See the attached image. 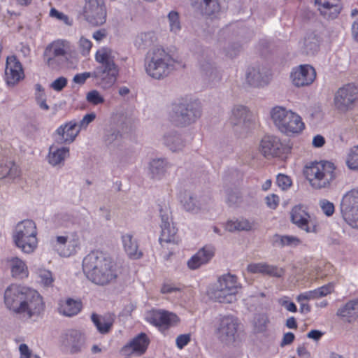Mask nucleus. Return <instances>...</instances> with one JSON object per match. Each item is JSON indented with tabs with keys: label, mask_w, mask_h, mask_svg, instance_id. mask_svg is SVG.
<instances>
[{
	"label": "nucleus",
	"mask_w": 358,
	"mask_h": 358,
	"mask_svg": "<svg viewBox=\"0 0 358 358\" xmlns=\"http://www.w3.org/2000/svg\"><path fill=\"white\" fill-rule=\"evenodd\" d=\"M3 301L9 310L29 318L39 315L45 309L43 299L36 290L18 284H11L6 289Z\"/></svg>",
	"instance_id": "obj_1"
},
{
	"label": "nucleus",
	"mask_w": 358,
	"mask_h": 358,
	"mask_svg": "<svg viewBox=\"0 0 358 358\" xmlns=\"http://www.w3.org/2000/svg\"><path fill=\"white\" fill-rule=\"evenodd\" d=\"M83 269L87 278L99 285H107L117 278L112 259L99 250L91 252L83 259Z\"/></svg>",
	"instance_id": "obj_2"
},
{
	"label": "nucleus",
	"mask_w": 358,
	"mask_h": 358,
	"mask_svg": "<svg viewBox=\"0 0 358 358\" xmlns=\"http://www.w3.org/2000/svg\"><path fill=\"white\" fill-rule=\"evenodd\" d=\"M303 174L310 185L315 189L329 188L338 177L336 165L329 161L321 160L307 163Z\"/></svg>",
	"instance_id": "obj_3"
},
{
	"label": "nucleus",
	"mask_w": 358,
	"mask_h": 358,
	"mask_svg": "<svg viewBox=\"0 0 358 358\" xmlns=\"http://www.w3.org/2000/svg\"><path fill=\"white\" fill-rule=\"evenodd\" d=\"M185 66L181 62L174 60L164 49L157 48L150 53L145 71L150 77L159 80L167 77L172 71Z\"/></svg>",
	"instance_id": "obj_4"
},
{
	"label": "nucleus",
	"mask_w": 358,
	"mask_h": 358,
	"mask_svg": "<svg viewBox=\"0 0 358 358\" xmlns=\"http://www.w3.org/2000/svg\"><path fill=\"white\" fill-rule=\"evenodd\" d=\"M95 60L101 64L94 70V78L103 88L111 87L119 74V69L115 62L113 50L107 47H102L95 54Z\"/></svg>",
	"instance_id": "obj_5"
},
{
	"label": "nucleus",
	"mask_w": 358,
	"mask_h": 358,
	"mask_svg": "<svg viewBox=\"0 0 358 358\" xmlns=\"http://www.w3.org/2000/svg\"><path fill=\"white\" fill-rule=\"evenodd\" d=\"M271 117L279 130L286 134H299L305 129L301 116L285 108L274 107L271 111Z\"/></svg>",
	"instance_id": "obj_6"
},
{
	"label": "nucleus",
	"mask_w": 358,
	"mask_h": 358,
	"mask_svg": "<svg viewBox=\"0 0 358 358\" xmlns=\"http://www.w3.org/2000/svg\"><path fill=\"white\" fill-rule=\"evenodd\" d=\"M37 230L34 222L25 220L15 227L13 240L15 245L25 253H31L37 248Z\"/></svg>",
	"instance_id": "obj_7"
},
{
	"label": "nucleus",
	"mask_w": 358,
	"mask_h": 358,
	"mask_svg": "<svg viewBox=\"0 0 358 358\" xmlns=\"http://www.w3.org/2000/svg\"><path fill=\"white\" fill-rule=\"evenodd\" d=\"M239 287L236 275L225 274L219 278L217 286L210 295L215 301L229 303L236 299Z\"/></svg>",
	"instance_id": "obj_8"
},
{
	"label": "nucleus",
	"mask_w": 358,
	"mask_h": 358,
	"mask_svg": "<svg viewBox=\"0 0 358 358\" xmlns=\"http://www.w3.org/2000/svg\"><path fill=\"white\" fill-rule=\"evenodd\" d=\"M73 44L65 39H57L47 45L44 51V58L49 66H52L57 60H67L75 54Z\"/></svg>",
	"instance_id": "obj_9"
},
{
	"label": "nucleus",
	"mask_w": 358,
	"mask_h": 358,
	"mask_svg": "<svg viewBox=\"0 0 358 358\" xmlns=\"http://www.w3.org/2000/svg\"><path fill=\"white\" fill-rule=\"evenodd\" d=\"M240 323L233 315H224L219 319L215 334L219 341L224 345L234 344L238 338Z\"/></svg>",
	"instance_id": "obj_10"
},
{
	"label": "nucleus",
	"mask_w": 358,
	"mask_h": 358,
	"mask_svg": "<svg viewBox=\"0 0 358 358\" xmlns=\"http://www.w3.org/2000/svg\"><path fill=\"white\" fill-rule=\"evenodd\" d=\"M145 320L164 334L180 322V319L176 313L164 309L155 308L146 313Z\"/></svg>",
	"instance_id": "obj_11"
},
{
	"label": "nucleus",
	"mask_w": 358,
	"mask_h": 358,
	"mask_svg": "<svg viewBox=\"0 0 358 358\" xmlns=\"http://www.w3.org/2000/svg\"><path fill=\"white\" fill-rule=\"evenodd\" d=\"M172 121L178 127H185L194 122L201 116L200 103L196 101L187 104L180 103L173 108Z\"/></svg>",
	"instance_id": "obj_12"
},
{
	"label": "nucleus",
	"mask_w": 358,
	"mask_h": 358,
	"mask_svg": "<svg viewBox=\"0 0 358 358\" xmlns=\"http://www.w3.org/2000/svg\"><path fill=\"white\" fill-rule=\"evenodd\" d=\"M358 102V85L348 83L338 88L334 95L336 108L343 113L352 110Z\"/></svg>",
	"instance_id": "obj_13"
},
{
	"label": "nucleus",
	"mask_w": 358,
	"mask_h": 358,
	"mask_svg": "<svg viewBox=\"0 0 358 358\" xmlns=\"http://www.w3.org/2000/svg\"><path fill=\"white\" fill-rule=\"evenodd\" d=\"M341 212L346 222L355 228H358V189H353L343 197Z\"/></svg>",
	"instance_id": "obj_14"
},
{
	"label": "nucleus",
	"mask_w": 358,
	"mask_h": 358,
	"mask_svg": "<svg viewBox=\"0 0 358 358\" xmlns=\"http://www.w3.org/2000/svg\"><path fill=\"white\" fill-rule=\"evenodd\" d=\"M290 219L299 229L307 233H317L319 224L315 218H312L306 208L299 204L294 206L290 212Z\"/></svg>",
	"instance_id": "obj_15"
},
{
	"label": "nucleus",
	"mask_w": 358,
	"mask_h": 358,
	"mask_svg": "<svg viewBox=\"0 0 358 358\" xmlns=\"http://www.w3.org/2000/svg\"><path fill=\"white\" fill-rule=\"evenodd\" d=\"M83 15L86 20L94 26H99L106 21V9L103 0H86Z\"/></svg>",
	"instance_id": "obj_16"
},
{
	"label": "nucleus",
	"mask_w": 358,
	"mask_h": 358,
	"mask_svg": "<svg viewBox=\"0 0 358 358\" xmlns=\"http://www.w3.org/2000/svg\"><path fill=\"white\" fill-rule=\"evenodd\" d=\"M25 77L22 63L15 55L6 57L4 80L8 86L14 87Z\"/></svg>",
	"instance_id": "obj_17"
},
{
	"label": "nucleus",
	"mask_w": 358,
	"mask_h": 358,
	"mask_svg": "<svg viewBox=\"0 0 358 358\" xmlns=\"http://www.w3.org/2000/svg\"><path fill=\"white\" fill-rule=\"evenodd\" d=\"M150 340L145 333L141 332L134 336L129 342L125 344L120 350L122 355L141 356L145 353L150 345Z\"/></svg>",
	"instance_id": "obj_18"
},
{
	"label": "nucleus",
	"mask_w": 358,
	"mask_h": 358,
	"mask_svg": "<svg viewBox=\"0 0 358 358\" xmlns=\"http://www.w3.org/2000/svg\"><path fill=\"white\" fill-rule=\"evenodd\" d=\"M292 83L295 86L302 87L310 85L316 77L315 69L308 65L303 64L294 69L291 74Z\"/></svg>",
	"instance_id": "obj_19"
},
{
	"label": "nucleus",
	"mask_w": 358,
	"mask_h": 358,
	"mask_svg": "<svg viewBox=\"0 0 358 358\" xmlns=\"http://www.w3.org/2000/svg\"><path fill=\"white\" fill-rule=\"evenodd\" d=\"M61 343L62 345L69 348L71 353H76L80 351L84 338L80 331L69 329L62 335Z\"/></svg>",
	"instance_id": "obj_20"
},
{
	"label": "nucleus",
	"mask_w": 358,
	"mask_h": 358,
	"mask_svg": "<svg viewBox=\"0 0 358 358\" xmlns=\"http://www.w3.org/2000/svg\"><path fill=\"white\" fill-rule=\"evenodd\" d=\"M282 148V143L276 136H266L260 143V151L266 157L279 156Z\"/></svg>",
	"instance_id": "obj_21"
},
{
	"label": "nucleus",
	"mask_w": 358,
	"mask_h": 358,
	"mask_svg": "<svg viewBox=\"0 0 358 358\" xmlns=\"http://www.w3.org/2000/svg\"><path fill=\"white\" fill-rule=\"evenodd\" d=\"M271 74L268 69L262 68H251L248 69L246 80L248 84L253 87H263L267 85L271 79Z\"/></svg>",
	"instance_id": "obj_22"
},
{
	"label": "nucleus",
	"mask_w": 358,
	"mask_h": 358,
	"mask_svg": "<svg viewBox=\"0 0 358 358\" xmlns=\"http://www.w3.org/2000/svg\"><path fill=\"white\" fill-rule=\"evenodd\" d=\"M247 271L253 274H262L271 277H282L285 270L276 266L270 265L265 262L252 263L248 265Z\"/></svg>",
	"instance_id": "obj_23"
},
{
	"label": "nucleus",
	"mask_w": 358,
	"mask_h": 358,
	"mask_svg": "<svg viewBox=\"0 0 358 358\" xmlns=\"http://www.w3.org/2000/svg\"><path fill=\"white\" fill-rule=\"evenodd\" d=\"M322 15L328 19L337 17L342 6L339 0H315Z\"/></svg>",
	"instance_id": "obj_24"
},
{
	"label": "nucleus",
	"mask_w": 358,
	"mask_h": 358,
	"mask_svg": "<svg viewBox=\"0 0 358 358\" xmlns=\"http://www.w3.org/2000/svg\"><path fill=\"white\" fill-rule=\"evenodd\" d=\"M215 250L211 246H205L200 249L187 262V266L190 269L194 270L201 265L207 264L214 256Z\"/></svg>",
	"instance_id": "obj_25"
},
{
	"label": "nucleus",
	"mask_w": 358,
	"mask_h": 358,
	"mask_svg": "<svg viewBox=\"0 0 358 358\" xmlns=\"http://www.w3.org/2000/svg\"><path fill=\"white\" fill-rule=\"evenodd\" d=\"M160 215L162 222V224L161 226L162 233L159 237L160 243H178V238L177 236V229L175 227L170 224L168 215L163 214L162 209H160Z\"/></svg>",
	"instance_id": "obj_26"
},
{
	"label": "nucleus",
	"mask_w": 358,
	"mask_h": 358,
	"mask_svg": "<svg viewBox=\"0 0 358 358\" xmlns=\"http://www.w3.org/2000/svg\"><path fill=\"white\" fill-rule=\"evenodd\" d=\"M57 243L59 245L57 249L59 255L62 257H69L76 253V249L79 247V238L77 235L69 240L67 236H59L56 238Z\"/></svg>",
	"instance_id": "obj_27"
},
{
	"label": "nucleus",
	"mask_w": 358,
	"mask_h": 358,
	"mask_svg": "<svg viewBox=\"0 0 358 358\" xmlns=\"http://www.w3.org/2000/svg\"><path fill=\"white\" fill-rule=\"evenodd\" d=\"M82 307L83 304L80 300L68 298L59 301L57 310L60 315L73 317L80 312Z\"/></svg>",
	"instance_id": "obj_28"
},
{
	"label": "nucleus",
	"mask_w": 358,
	"mask_h": 358,
	"mask_svg": "<svg viewBox=\"0 0 358 358\" xmlns=\"http://www.w3.org/2000/svg\"><path fill=\"white\" fill-rule=\"evenodd\" d=\"M19 167L6 157H0V178L15 179L20 176Z\"/></svg>",
	"instance_id": "obj_29"
},
{
	"label": "nucleus",
	"mask_w": 358,
	"mask_h": 358,
	"mask_svg": "<svg viewBox=\"0 0 358 358\" xmlns=\"http://www.w3.org/2000/svg\"><path fill=\"white\" fill-rule=\"evenodd\" d=\"M76 122H70L60 126L57 129V133L61 136V143H71L78 135L79 130L76 129Z\"/></svg>",
	"instance_id": "obj_30"
},
{
	"label": "nucleus",
	"mask_w": 358,
	"mask_h": 358,
	"mask_svg": "<svg viewBox=\"0 0 358 358\" xmlns=\"http://www.w3.org/2000/svg\"><path fill=\"white\" fill-rule=\"evenodd\" d=\"M12 276L15 278L24 279L29 276V270L26 263L18 257H12L8 260Z\"/></svg>",
	"instance_id": "obj_31"
},
{
	"label": "nucleus",
	"mask_w": 358,
	"mask_h": 358,
	"mask_svg": "<svg viewBox=\"0 0 358 358\" xmlns=\"http://www.w3.org/2000/svg\"><path fill=\"white\" fill-rule=\"evenodd\" d=\"M124 249L130 259H138L143 256V252L138 250V245L130 234L122 237Z\"/></svg>",
	"instance_id": "obj_32"
},
{
	"label": "nucleus",
	"mask_w": 358,
	"mask_h": 358,
	"mask_svg": "<svg viewBox=\"0 0 358 358\" xmlns=\"http://www.w3.org/2000/svg\"><path fill=\"white\" fill-rule=\"evenodd\" d=\"M337 315L352 322L358 318V299L351 300L338 310Z\"/></svg>",
	"instance_id": "obj_33"
},
{
	"label": "nucleus",
	"mask_w": 358,
	"mask_h": 358,
	"mask_svg": "<svg viewBox=\"0 0 358 358\" xmlns=\"http://www.w3.org/2000/svg\"><path fill=\"white\" fill-rule=\"evenodd\" d=\"M192 5L198 6L202 13L210 16L220 10L219 0H190Z\"/></svg>",
	"instance_id": "obj_34"
},
{
	"label": "nucleus",
	"mask_w": 358,
	"mask_h": 358,
	"mask_svg": "<svg viewBox=\"0 0 358 358\" xmlns=\"http://www.w3.org/2000/svg\"><path fill=\"white\" fill-rule=\"evenodd\" d=\"M91 318L99 332L105 334L110 331L113 326V322L110 320L101 317L95 313L92 315Z\"/></svg>",
	"instance_id": "obj_35"
},
{
	"label": "nucleus",
	"mask_w": 358,
	"mask_h": 358,
	"mask_svg": "<svg viewBox=\"0 0 358 358\" xmlns=\"http://www.w3.org/2000/svg\"><path fill=\"white\" fill-rule=\"evenodd\" d=\"M53 149V147L50 148L48 155L49 162L52 165L59 164L69 155V150L67 148H58L55 150Z\"/></svg>",
	"instance_id": "obj_36"
},
{
	"label": "nucleus",
	"mask_w": 358,
	"mask_h": 358,
	"mask_svg": "<svg viewBox=\"0 0 358 358\" xmlns=\"http://www.w3.org/2000/svg\"><path fill=\"white\" fill-rule=\"evenodd\" d=\"M225 228L229 231H248L252 228V224L248 220L242 219L236 221H228L226 224Z\"/></svg>",
	"instance_id": "obj_37"
},
{
	"label": "nucleus",
	"mask_w": 358,
	"mask_h": 358,
	"mask_svg": "<svg viewBox=\"0 0 358 358\" xmlns=\"http://www.w3.org/2000/svg\"><path fill=\"white\" fill-rule=\"evenodd\" d=\"M275 243L279 244L280 246H296L301 243V240L294 236H280L275 235L273 237Z\"/></svg>",
	"instance_id": "obj_38"
},
{
	"label": "nucleus",
	"mask_w": 358,
	"mask_h": 358,
	"mask_svg": "<svg viewBox=\"0 0 358 358\" xmlns=\"http://www.w3.org/2000/svg\"><path fill=\"white\" fill-rule=\"evenodd\" d=\"M35 98L41 109L48 110V105L46 103V96L43 87L39 83L35 85Z\"/></svg>",
	"instance_id": "obj_39"
},
{
	"label": "nucleus",
	"mask_w": 358,
	"mask_h": 358,
	"mask_svg": "<svg viewBox=\"0 0 358 358\" xmlns=\"http://www.w3.org/2000/svg\"><path fill=\"white\" fill-rule=\"evenodd\" d=\"M38 278L40 282L45 287H52L54 282V278L50 271L45 268H38L37 271Z\"/></svg>",
	"instance_id": "obj_40"
},
{
	"label": "nucleus",
	"mask_w": 358,
	"mask_h": 358,
	"mask_svg": "<svg viewBox=\"0 0 358 358\" xmlns=\"http://www.w3.org/2000/svg\"><path fill=\"white\" fill-rule=\"evenodd\" d=\"M346 163L349 169L358 170V145L350 149Z\"/></svg>",
	"instance_id": "obj_41"
},
{
	"label": "nucleus",
	"mask_w": 358,
	"mask_h": 358,
	"mask_svg": "<svg viewBox=\"0 0 358 358\" xmlns=\"http://www.w3.org/2000/svg\"><path fill=\"white\" fill-rule=\"evenodd\" d=\"M166 164L162 159H154L151 162L150 169L152 174V177L155 178L164 173L165 171Z\"/></svg>",
	"instance_id": "obj_42"
},
{
	"label": "nucleus",
	"mask_w": 358,
	"mask_h": 358,
	"mask_svg": "<svg viewBox=\"0 0 358 358\" xmlns=\"http://www.w3.org/2000/svg\"><path fill=\"white\" fill-rule=\"evenodd\" d=\"M334 290V283L329 282L313 290L315 298L319 299L326 296Z\"/></svg>",
	"instance_id": "obj_43"
},
{
	"label": "nucleus",
	"mask_w": 358,
	"mask_h": 358,
	"mask_svg": "<svg viewBox=\"0 0 358 358\" xmlns=\"http://www.w3.org/2000/svg\"><path fill=\"white\" fill-rule=\"evenodd\" d=\"M250 116V113L248 109L243 106H238L235 107L232 110V117L231 118H234L236 120H243L245 122L246 119Z\"/></svg>",
	"instance_id": "obj_44"
},
{
	"label": "nucleus",
	"mask_w": 358,
	"mask_h": 358,
	"mask_svg": "<svg viewBox=\"0 0 358 358\" xmlns=\"http://www.w3.org/2000/svg\"><path fill=\"white\" fill-rule=\"evenodd\" d=\"M168 18L170 24V29L171 31L177 32L180 30V22L179 20V15L177 12L171 11L169 13Z\"/></svg>",
	"instance_id": "obj_45"
},
{
	"label": "nucleus",
	"mask_w": 358,
	"mask_h": 358,
	"mask_svg": "<svg viewBox=\"0 0 358 358\" xmlns=\"http://www.w3.org/2000/svg\"><path fill=\"white\" fill-rule=\"evenodd\" d=\"M78 47L82 55L87 56L92 48V43L90 40L81 37L78 42Z\"/></svg>",
	"instance_id": "obj_46"
},
{
	"label": "nucleus",
	"mask_w": 358,
	"mask_h": 358,
	"mask_svg": "<svg viewBox=\"0 0 358 358\" xmlns=\"http://www.w3.org/2000/svg\"><path fill=\"white\" fill-rule=\"evenodd\" d=\"M87 101L93 105H98L103 103L104 99L97 90H92L87 94Z\"/></svg>",
	"instance_id": "obj_47"
},
{
	"label": "nucleus",
	"mask_w": 358,
	"mask_h": 358,
	"mask_svg": "<svg viewBox=\"0 0 358 358\" xmlns=\"http://www.w3.org/2000/svg\"><path fill=\"white\" fill-rule=\"evenodd\" d=\"M320 206L322 212L328 217L331 216L334 213L335 208L334 203L327 199L321 200Z\"/></svg>",
	"instance_id": "obj_48"
},
{
	"label": "nucleus",
	"mask_w": 358,
	"mask_h": 358,
	"mask_svg": "<svg viewBox=\"0 0 358 358\" xmlns=\"http://www.w3.org/2000/svg\"><path fill=\"white\" fill-rule=\"evenodd\" d=\"M50 16L56 18L59 20L63 21L64 24L67 25L72 24V20L69 17L62 12L58 11L56 8H52L50 11Z\"/></svg>",
	"instance_id": "obj_49"
},
{
	"label": "nucleus",
	"mask_w": 358,
	"mask_h": 358,
	"mask_svg": "<svg viewBox=\"0 0 358 358\" xmlns=\"http://www.w3.org/2000/svg\"><path fill=\"white\" fill-rule=\"evenodd\" d=\"M268 322H269L268 317L265 314H259L255 317V327L259 331H264L266 329Z\"/></svg>",
	"instance_id": "obj_50"
},
{
	"label": "nucleus",
	"mask_w": 358,
	"mask_h": 358,
	"mask_svg": "<svg viewBox=\"0 0 358 358\" xmlns=\"http://www.w3.org/2000/svg\"><path fill=\"white\" fill-rule=\"evenodd\" d=\"M276 182L282 189H288L292 184L291 178L284 174H278Z\"/></svg>",
	"instance_id": "obj_51"
},
{
	"label": "nucleus",
	"mask_w": 358,
	"mask_h": 358,
	"mask_svg": "<svg viewBox=\"0 0 358 358\" xmlns=\"http://www.w3.org/2000/svg\"><path fill=\"white\" fill-rule=\"evenodd\" d=\"M67 79L61 76L50 84V87L55 91L60 92L67 85Z\"/></svg>",
	"instance_id": "obj_52"
},
{
	"label": "nucleus",
	"mask_w": 358,
	"mask_h": 358,
	"mask_svg": "<svg viewBox=\"0 0 358 358\" xmlns=\"http://www.w3.org/2000/svg\"><path fill=\"white\" fill-rule=\"evenodd\" d=\"M91 77L94 78V71L92 73L84 72L82 73H78V74L75 75L73 80L75 83L83 85L85 83L87 79H88Z\"/></svg>",
	"instance_id": "obj_53"
},
{
	"label": "nucleus",
	"mask_w": 358,
	"mask_h": 358,
	"mask_svg": "<svg viewBox=\"0 0 358 358\" xmlns=\"http://www.w3.org/2000/svg\"><path fill=\"white\" fill-rule=\"evenodd\" d=\"M191 341V336L189 334H180L176 340V346L180 350L186 346Z\"/></svg>",
	"instance_id": "obj_54"
},
{
	"label": "nucleus",
	"mask_w": 358,
	"mask_h": 358,
	"mask_svg": "<svg viewBox=\"0 0 358 358\" xmlns=\"http://www.w3.org/2000/svg\"><path fill=\"white\" fill-rule=\"evenodd\" d=\"M95 118L96 115L94 113L86 114L80 122V129H86L89 124L93 122L95 120Z\"/></svg>",
	"instance_id": "obj_55"
},
{
	"label": "nucleus",
	"mask_w": 358,
	"mask_h": 358,
	"mask_svg": "<svg viewBox=\"0 0 358 358\" xmlns=\"http://www.w3.org/2000/svg\"><path fill=\"white\" fill-rule=\"evenodd\" d=\"M266 202L268 207L275 209L279 204V197L275 194H270L266 197Z\"/></svg>",
	"instance_id": "obj_56"
},
{
	"label": "nucleus",
	"mask_w": 358,
	"mask_h": 358,
	"mask_svg": "<svg viewBox=\"0 0 358 358\" xmlns=\"http://www.w3.org/2000/svg\"><path fill=\"white\" fill-rule=\"evenodd\" d=\"M316 299L313 290L308 291L303 293L300 294L296 300L299 303H301L305 300L314 299Z\"/></svg>",
	"instance_id": "obj_57"
},
{
	"label": "nucleus",
	"mask_w": 358,
	"mask_h": 358,
	"mask_svg": "<svg viewBox=\"0 0 358 358\" xmlns=\"http://www.w3.org/2000/svg\"><path fill=\"white\" fill-rule=\"evenodd\" d=\"M294 338H295V336L293 333H292V332L285 333L283 335L282 341L280 343V346L283 347V346H285V345L292 343L293 341H294Z\"/></svg>",
	"instance_id": "obj_58"
},
{
	"label": "nucleus",
	"mask_w": 358,
	"mask_h": 358,
	"mask_svg": "<svg viewBox=\"0 0 358 358\" xmlns=\"http://www.w3.org/2000/svg\"><path fill=\"white\" fill-rule=\"evenodd\" d=\"M180 289L173 284L164 283L161 288L162 294H168L179 291Z\"/></svg>",
	"instance_id": "obj_59"
},
{
	"label": "nucleus",
	"mask_w": 358,
	"mask_h": 358,
	"mask_svg": "<svg viewBox=\"0 0 358 358\" xmlns=\"http://www.w3.org/2000/svg\"><path fill=\"white\" fill-rule=\"evenodd\" d=\"M310 43H313L315 47H318L320 43V38L317 35L311 34L305 38V44L308 45Z\"/></svg>",
	"instance_id": "obj_60"
},
{
	"label": "nucleus",
	"mask_w": 358,
	"mask_h": 358,
	"mask_svg": "<svg viewBox=\"0 0 358 358\" xmlns=\"http://www.w3.org/2000/svg\"><path fill=\"white\" fill-rule=\"evenodd\" d=\"M20 358H31V351L26 344H21L19 347Z\"/></svg>",
	"instance_id": "obj_61"
},
{
	"label": "nucleus",
	"mask_w": 358,
	"mask_h": 358,
	"mask_svg": "<svg viewBox=\"0 0 358 358\" xmlns=\"http://www.w3.org/2000/svg\"><path fill=\"white\" fill-rule=\"evenodd\" d=\"M189 201H182L183 206L187 211H194L196 208V205L194 202V199L192 196H189Z\"/></svg>",
	"instance_id": "obj_62"
},
{
	"label": "nucleus",
	"mask_w": 358,
	"mask_h": 358,
	"mask_svg": "<svg viewBox=\"0 0 358 358\" xmlns=\"http://www.w3.org/2000/svg\"><path fill=\"white\" fill-rule=\"evenodd\" d=\"M325 143L324 138L321 135H317L313 138V145L315 148H320Z\"/></svg>",
	"instance_id": "obj_63"
},
{
	"label": "nucleus",
	"mask_w": 358,
	"mask_h": 358,
	"mask_svg": "<svg viewBox=\"0 0 358 358\" xmlns=\"http://www.w3.org/2000/svg\"><path fill=\"white\" fill-rule=\"evenodd\" d=\"M352 35L355 40L358 41V19L352 25Z\"/></svg>",
	"instance_id": "obj_64"
}]
</instances>
